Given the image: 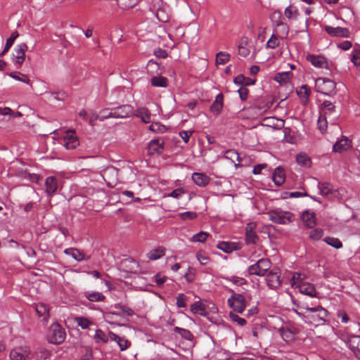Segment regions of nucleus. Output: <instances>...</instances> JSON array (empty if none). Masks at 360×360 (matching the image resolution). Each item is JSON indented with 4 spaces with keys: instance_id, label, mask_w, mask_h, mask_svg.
Here are the masks:
<instances>
[{
    "instance_id": "nucleus-6",
    "label": "nucleus",
    "mask_w": 360,
    "mask_h": 360,
    "mask_svg": "<svg viewBox=\"0 0 360 360\" xmlns=\"http://www.w3.org/2000/svg\"><path fill=\"white\" fill-rule=\"evenodd\" d=\"M245 302V296L239 293H233L228 300L229 306L238 313H242L244 311Z\"/></svg>"
},
{
    "instance_id": "nucleus-55",
    "label": "nucleus",
    "mask_w": 360,
    "mask_h": 360,
    "mask_svg": "<svg viewBox=\"0 0 360 360\" xmlns=\"http://www.w3.org/2000/svg\"><path fill=\"white\" fill-rule=\"evenodd\" d=\"M208 236V233L206 232L200 231V233L195 234L192 237V241L193 242H201L203 243L206 240Z\"/></svg>"
},
{
    "instance_id": "nucleus-20",
    "label": "nucleus",
    "mask_w": 360,
    "mask_h": 360,
    "mask_svg": "<svg viewBox=\"0 0 360 360\" xmlns=\"http://www.w3.org/2000/svg\"><path fill=\"white\" fill-rule=\"evenodd\" d=\"M296 287L298 288L299 291L302 294L309 295L310 297H316V289L314 286L311 283L303 282L298 283Z\"/></svg>"
},
{
    "instance_id": "nucleus-37",
    "label": "nucleus",
    "mask_w": 360,
    "mask_h": 360,
    "mask_svg": "<svg viewBox=\"0 0 360 360\" xmlns=\"http://www.w3.org/2000/svg\"><path fill=\"white\" fill-rule=\"evenodd\" d=\"M191 311L194 314H199L201 316L206 314L204 305L200 302H195L191 306Z\"/></svg>"
},
{
    "instance_id": "nucleus-17",
    "label": "nucleus",
    "mask_w": 360,
    "mask_h": 360,
    "mask_svg": "<svg viewBox=\"0 0 360 360\" xmlns=\"http://www.w3.org/2000/svg\"><path fill=\"white\" fill-rule=\"evenodd\" d=\"M347 345L355 355L360 359V336H350L348 339Z\"/></svg>"
},
{
    "instance_id": "nucleus-25",
    "label": "nucleus",
    "mask_w": 360,
    "mask_h": 360,
    "mask_svg": "<svg viewBox=\"0 0 360 360\" xmlns=\"http://www.w3.org/2000/svg\"><path fill=\"white\" fill-rule=\"evenodd\" d=\"M319 188L320 193L326 198H331L334 195L332 186L328 183H319Z\"/></svg>"
},
{
    "instance_id": "nucleus-51",
    "label": "nucleus",
    "mask_w": 360,
    "mask_h": 360,
    "mask_svg": "<svg viewBox=\"0 0 360 360\" xmlns=\"http://www.w3.org/2000/svg\"><path fill=\"white\" fill-rule=\"evenodd\" d=\"M280 45L278 38L276 34H272L266 43V46L270 49H275Z\"/></svg>"
},
{
    "instance_id": "nucleus-31",
    "label": "nucleus",
    "mask_w": 360,
    "mask_h": 360,
    "mask_svg": "<svg viewBox=\"0 0 360 360\" xmlns=\"http://www.w3.org/2000/svg\"><path fill=\"white\" fill-rule=\"evenodd\" d=\"M225 158L231 160L237 167L240 165V157L239 154L235 150H227L225 153Z\"/></svg>"
},
{
    "instance_id": "nucleus-18",
    "label": "nucleus",
    "mask_w": 360,
    "mask_h": 360,
    "mask_svg": "<svg viewBox=\"0 0 360 360\" xmlns=\"http://www.w3.org/2000/svg\"><path fill=\"white\" fill-rule=\"evenodd\" d=\"M285 122L283 120L277 119L274 117H265L262 120V124L272 127L274 129H280L284 127Z\"/></svg>"
},
{
    "instance_id": "nucleus-61",
    "label": "nucleus",
    "mask_w": 360,
    "mask_h": 360,
    "mask_svg": "<svg viewBox=\"0 0 360 360\" xmlns=\"http://www.w3.org/2000/svg\"><path fill=\"white\" fill-rule=\"evenodd\" d=\"M186 191L183 188H176L174 189L172 193L167 195L168 197H172L174 198H179L181 195L184 194Z\"/></svg>"
},
{
    "instance_id": "nucleus-56",
    "label": "nucleus",
    "mask_w": 360,
    "mask_h": 360,
    "mask_svg": "<svg viewBox=\"0 0 360 360\" xmlns=\"http://www.w3.org/2000/svg\"><path fill=\"white\" fill-rule=\"evenodd\" d=\"M181 219L186 221V220H192L197 217V214L195 212H186L183 213H180L179 214Z\"/></svg>"
},
{
    "instance_id": "nucleus-53",
    "label": "nucleus",
    "mask_w": 360,
    "mask_h": 360,
    "mask_svg": "<svg viewBox=\"0 0 360 360\" xmlns=\"http://www.w3.org/2000/svg\"><path fill=\"white\" fill-rule=\"evenodd\" d=\"M217 248L224 252H231L233 250V245L228 242H220L217 245Z\"/></svg>"
},
{
    "instance_id": "nucleus-30",
    "label": "nucleus",
    "mask_w": 360,
    "mask_h": 360,
    "mask_svg": "<svg viewBox=\"0 0 360 360\" xmlns=\"http://www.w3.org/2000/svg\"><path fill=\"white\" fill-rule=\"evenodd\" d=\"M151 84L155 87H167L168 79L164 77H153L150 79Z\"/></svg>"
},
{
    "instance_id": "nucleus-19",
    "label": "nucleus",
    "mask_w": 360,
    "mask_h": 360,
    "mask_svg": "<svg viewBox=\"0 0 360 360\" xmlns=\"http://www.w3.org/2000/svg\"><path fill=\"white\" fill-rule=\"evenodd\" d=\"M192 179L198 186H206L210 181V178L205 174L195 172L192 174Z\"/></svg>"
},
{
    "instance_id": "nucleus-15",
    "label": "nucleus",
    "mask_w": 360,
    "mask_h": 360,
    "mask_svg": "<svg viewBox=\"0 0 360 360\" xmlns=\"http://www.w3.org/2000/svg\"><path fill=\"white\" fill-rule=\"evenodd\" d=\"M148 154L153 155L155 153L160 154L164 149V142L160 139H153L148 143Z\"/></svg>"
},
{
    "instance_id": "nucleus-26",
    "label": "nucleus",
    "mask_w": 360,
    "mask_h": 360,
    "mask_svg": "<svg viewBox=\"0 0 360 360\" xmlns=\"http://www.w3.org/2000/svg\"><path fill=\"white\" fill-rule=\"evenodd\" d=\"M292 77V73L291 72H279L274 77V80L281 84H285L290 82Z\"/></svg>"
},
{
    "instance_id": "nucleus-49",
    "label": "nucleus",
    "mask_w": 360,
    "mask_h": 360,
    "mask_svg": "<svg viewBox=\"0 0 360 360\" xmlns=\"http://www.w3.org/2000/svg\"><path fill=\"white\" fill-rule=\"evenodd\" d=\"M230 55L224 52H219L217 54L216 62L218 64H224L229 60Z\"/></svg>"
},
{
    "instance_id": "nucleus-38",
    "label": "nucleus",
    "mask_w": 360,
    "mask_h": 360,
    "mask_svg": "<svg viewBox=\"0 0 360 360\" xmlns=\"http://www.w3.org/2000/svg\"><path fill=\"white\" fill-rule=\"evenodd\" d=\"M117 5L123 9H129L134 7L139 0H116Z\"/></svg>"
},
{
    "instance_id": "nucleus-50",
    "label": "nucleus",
    "mask_w": 360,
    "mask_h": 360,
    "mask_svg": "<svg viewBox=\"0 0 360 360\" xmlns=\"http://www.w3.org/2000/svg\"><path fill=\"white\" fill-rule=\"evenodd\" d=\"M259 240V237L255 232L245 233V241L248 244H256Z\"/></svg>"
},
{
    "instance_id": "nucleus-32",
    "label": "nucleus",
    "mask_w": 360,
    "mask_h": 360,
    "mask_svg": "<svg viewBox=\"0 0 360 360\" xmlns=\"http://www.w3.org/2000/svg\"><path fill=\"white\" fill-rule=\"evenodd\" d=\"M136 116L140 117L145 123H149L150 122V114L147 108H141L138 109L136 112Z\"/></svg>"
},
{
    "instance_id": "nucleus-24",
    "label": "nucleus",
    "mask_w": 360,
    "mask_h": 360,
    "mask_svg": "<svg viewBox=\"0 0 360 360\" xmlns=\"http://www.w3.org/2000/svg\"><path fill=\"white\" fill-rule=\"evenodd\" d=\"M285 179V171L283 168L277 167L273 174V180L276 185H282Z\"/></svg>"
},
{
    "instance_id": "nucleus-8",
    "label": "nucleus",
    "mask_w": 360,
    "mask_h": 360,
    "mask_svg": "<svg viewBox=\"0 0 360 360\" xmlns=\"http://www.w3.org/2000/svg\"><path fill=\"white\" fill-rule=\"evenodd\" d=\"M322 111L323 116L327 117L332 123H335L339 117V112L335 110V105L329 101L323 103Z\"/></svg>"
},
{
    "instance_id": "nucleus-47",
    "label": "nucleus",
    "mask_w": 360,
    "mask_h": 360,
    "mask_svg": "<svg viewBox=\"0 0 360 360\" xmlns=\"http://www.w3.org/2000/svg\"><path fill=\"white\" fill-rule=\"evenodd\" d=\"M19 75H21V77H20L19 75H18L16 74V72H11L9 74V76L16 80H18L20 82H22L23 83H25V84H30V79H29V77L26 75H24V74H21V73H19Z\"/></svg>"
},
{
    "instance_id": "nucleus-29",
    "label": "nucleus",
    "mask_w": 360,
    "mask_h": 360,
    "mask_svg": "<svg viewBox=\"0 0 360 360\" xmlns=\"http://www.w3.org/2000/svg\"><path fill=\"white\" fill-rule=\"evenodd\" d=\"M84 296L90 302H101L105 299V297L98 292H84Z\"/></svg>"
},
{
    "instance_id": "nucleus-28",
    "label": "nucleus",
    "mask_w": 360,
    "mask_h": 360,
    "mask_svg": "<svg viewBox=\"0 0 360 360\" xmlns=\"http://www.w3.org/2000/svg\"><path fill=\"white\" fill-rule=\"evenodd\" d=\"M64 253L70 255L77 261L84 259V254L75 248H68L64 250Z\"/></svg>"
},
{
    "instance_id": "nucleus-44",
    "label": "nucleus",
    "mask_w": 360,
    "mask_h": 360,
    "mask_svg": "<svg viewBox=\"0 0 360 360\" xmlns=\"http://www.w3.org/2000/svg\"><path fill=\"white\" fill-rule=\"evenodd\" d=\"M75 322L83 329H86L92 323L88 319L82 316L76 317L75 319Z\"/></svg>"
},
{
    "instance_id": "nucleus-22",
    "label": "nucleus",
    "mask_w": 360,
    "mask_h": 360,
    "mask_svg": "<svg viewBox=\"0 0 360 360\" xmlns=\"http://www.w3.org/2000/svg\"><path fill=\"white\" fill-rule=\"evenodd\" d=\"M222 108L223 94H219L216 96L214 101L210 105V110L215 115H219L221 112Z\"/></svg>"
},
{
    "instance_id": "nucleus-7",
    "label": "nucleus",
    "mask_w": 360,
    "mask_h": 360,
    "mask_svg": "<svg viewBox=\"0 0 360 360\" xmlns=\"http://www.w3.org/2000/svg\"><path fill=\"white\" fill-rule=\"evenodd\" d=\"M280 270L278 268L270 269L266 274V283L271 289H276L281 285Z\"/></svg>"
},
{
    "instance_id": "nucleus-2",
    "label": "nucleus",
    "mask_w": 360,
    "mask_h": 360,
    "mask_svg": "<svg viewBox=\"0 0 360 360\" xmlns=\"http://www.w3.org/2000/svg\"><path fill=\"white\" fill-rule=\"evenodd\" d=\"M271 263L269 259L262 258L248 268L250 275L264 276L271 269Z\"/></svg>"
},
{
    "instance_id": "nucleus-9",
    "label": "nucleus",
    "mask_w": 360,
    "mask_h": 360,
    "mask_svg": "<svg viewBox=\"0 0 360 360\" xmlns=\"http://www.w3.org/2000/svg\"><path fill=\"white\" fill-rule=\"evenodd\" d=\"M112 109V115L115 116V118H126L133 112V108L130 105H122Z\"/></svg>"
},
{
    "instance_id": "nucleus-40",
    "label": "nucleus",
    "mask_w": 360,
    "mask_h": 360,
    "mask_svg": "<svg viewBox=\"0 0 360 360\" xmlns=\"http://www.w3.org/2000/svg\"><path fill=\"white\" fill-rule=\"evenodd\" d=\"M297 162L301 165L304 167H310L311 166V159L306 154H298L296 157Z\"/></svg>"
},
{
    "instance_id": "nucleus-62",
    "label": "nucleus",
    "mask_w": 360,
    "mask_h": 360,
    "mask_svg": "<svg viewBox=\"0 0 360 360\" xmlns=\"http://www.w3.org/2000/svg\"><path fill=\"white\" fill-rule=\"evenodd\" d=\"M176 305L178 306V307L181 308L186 307V297L184 296V294L181 293L178 295L176 298Z\"/></svg>"
},
{
    "instance_id": "nucleus-34",
    "label": "nucleus",
    "mask_w": 360,
    "mask_h": 360,
    "mask_svg": "<svg viewBox=\"0 0 360 360\" xmlns=\"http://www.w3.org/2000/svg\"><path fill=\"white\" fill-rule=\"evenodd\" d=\"M165 249L164 248L159 247L150 251L148 254V257L151 260H155L165 255Z\"/></svg>"
},
{
    "instance_id": "nucleus-39",
    "label": "nucleus",
    "mask_w": 360,
    "mask_h": 360,
    "mask_svg": "<svg viewBox=\"0 0 360 360\" xmlns=\"http://www.w3.org/2000/svg\"><path fill=\"white\" fill-rule=\"evenodd\" d=\"M349 141L348 139L345 138V139H342L340 142H337L333 146V150L335 152L340 153L347 147H349Z\"/></svg>"
},
{
    "instance_id": "nucleus-10",
    "label": "nucleus",
    "mask_w": 360,
    "mask_h": 360,
    "mask_svg": "<svg viewBox=\"0 0 360 360\" xmlns=\"http://www.w3.org/2000/svg\"><path fill=\"white\" fill-rule=\"evenodd\" d=\"M307 60L310 62L312 65L319 68H327L328 61L326 58L322 56H315L309 54L306 57Z\"/></svg>"
},
{
    "instance_id": "nucleus-23",
    "label": "nucleus",
    "mask_w": 360,
    "mask_h": 360,
    "mask_svg": "<svg viewBox=\"0 0 360 360\" xmlns=\"http://www.w3.org/2000/svg\"><path fill=\"white\" fill-rule=\"evenodd\" d=\"M304 225L308 228H313L316 225V214L314 212L305 211L302 215Z\"/></svg>"
},
{
    "instance_id": "nucleus-57",
    "label": "nucleus",
    "mask_w": 360,
    "mask_h": 360,
    "mask_svg": "<svg viewBox=\"0 0 360 360\" xmlns=\"http://www.w3.org/2000/svg\"><path fill=\"white\" fill-rule=\"evenodd\" d=\"M284 13L285 15L289 19L292 18L294 16L296 17L298 15L297 9L292 6L287 7L285 9Z\"/></svg>"
},
{
    "instance_id": "nucleus-21",
    "label": "nucleus",
    "mask_w": 360,
    "mask_h": 360,
    "mask_svg": "<svg viewBox=\"0 0 360 360\" xmlns=\"http://www.w3.org/2000/svg\"><path fill=\"white\" fill-rule=\"evenodd\" d=\"M109 337L111 341H115L118 344L121 351L127 349L131 345L129 340L118 336L112 332L109 333Z\"/></svg>"
},
{
    "instance_id": "nucleus-33",
    "label": "nucleus",
    "mask_w": 360,
    "mask_h": 360,
    "mask_svg": "<svg viewBox=\"0 0 360 360\" xmlns=\"http://www.w3.org/2000/svg\"><path fill=\"white\" fill-rule=\"evenodd\" d=\"M19 34L17 31H14L12 32L11 37L7 39L6 43L4 47V51L0 53V56H3L12 46L15 40L18 37Z\"/></svg>"
},
{
    "instance_id": "nucleus-42",
    "label": "nucleus",
    "mask_w": 360,
    "mask_h": 360,
    "mask_svg": "<svg viewBox=\"0 0 360 360\" xmlns=\"http://www.w3.org/2000/svg\"><path fill=\"white\" fill-rule=\"evenodd\" d=\"M293 304L296 305L300 310H303V313H307V311H311L314 307L313 304H310L304 300L300 301L298 304L293 300Z\"/></svg>"
},
{
    "instance_id": "nucleus-12",
    "label": "nucleus",
    "mask_w": 360,
    "mask_h": 360,
    "mask_svg": "<svg viewBox=\"0 0 360 360\" xmlns=\"http://www.w3.org/2000/svg\"><path fill=\"white\" fill-rule=\"evenodd\" d=\"M30 355V351L26 348L18 347L10 352L11 360H26Z\"/></svg>"
},
{
    "instance_id": "nucleus-5",
    "label": "nucleus",
    "mask_w": 360,
    "mask_h": 360,
    "mask_svg": "<svg viewBox=\"0 0 360 360\" xmlns=\"http://www.w3.org/2000/svg\"><path fill=\"white\" fill-rule=\"evenodd\" d=\"M315 89L319 93L331 95L335 91L336 84L329 79L319 77L315 82Z\"/></svg>"
},
{
    "instance_id": "nucleus-3",
    "label": "nucleus",
    "mask_w": 360,
    "mask_h": 360,
    "mask_svg": "<svg viewBox=\"0 0 360 360\" xmlns=\"http://www.w3.org/2000/svg\"><path fill=\"white\" fill-rule=\"evenodd\" d=\"M268 214L271 221L280 224H287L291 222L294 218L292 213L280 209L271 210L268 212Z\"/></svg>"
},
{
    "instance_id": "nucleus-13",
    "label": "nucleus",
    "mask_w": 360,
    "mask_h": 360,
    "mask_svg": "<svg viewBox=\"0 0 360 360\" xmlns=\"http://www.w3.org/2000/svg\"><path fill=\"white\" fill-rule=\"evenodd\" d=\"M79 144V140L75 132L69 131L64 136V146L67 149H75Z\"/></svg>"
},
{
    "instance_id": "nucleus-1",
    "label": "nucleus",
    "mask_w": 360,
    "mask_h": 360,
    "mask_svg": "<svg viewBox=\"0 0 360 360\" xmlns=\"http://www.w3.org/2000/svg\"><path fill=\"white\" fill-rule=\"evenodd\" d=\"M302 320L309 325L315 326L323 325L328 317V312L321 305H315L314 307L307 313L300 314Z\"/></svg>"
},
{
    "instance_id": "nucleus-41",
    "label": "nucleus",
    "mask_w": 360,
    "mask_h": 360,
    "mask_svg": "<svg viewBox=\"0 0 360 360\" xmlns=\"http://www.w3.org/2000/svg\"><path fill=\"white\" fill-rule=\"evenodd\" d=\"M95 342L98 343L99 342H103L104 343L108 342L110 340L109 335H106L103 331L101 329H98L96 330V334L94 336Z\"/></svg>"
},
{
    "instance_id": "nucleus-43",
    "label": "nucleus",
    "mask_w": 360,
    "mask_h": 360,
    "mask_svg": "<svg viewBox=\"0 0 360 360\" xmlns=\"http://www.w3.org/2000/svg\"><path fill=\"white\" fill-rule=\"evenodd\" d=\"M327 244L329 245L336 248L339 249L342 247V242L336 238H332V237H326L323 240Z\"/></svg>"
},
{
    "instance_id": "nucleus-60",
    "label": "nucleus",
    "mask_w": 360,
    "mask_h": 360,
    "mask_svg": "<svg viewBox=\"0 0 360 360\" xmlns=\"http://www.w3.org/2000/svg\"><path fill=\"white\" fill-rule=\"evenodd\" d=\"M297 94L300 96H305L306 98H308L310 94V89L307 85H303L301 86L300 89L297 91Z\"/></svg>"
},
{
    "instance_id": "nucleus-58",
    "label": "nucleus",
    "mask_w": 360,
    "mask_h": 360,
    "mask_svg": "<svg viewBox=\"0 0 360 360\" xmlns=\"http://www.w3.org/2000/svg\"><path fill=\"white\" fill-rule=\"evenodd\" d=\"M229 316L233 321L238 323L241 326L245 325L246 323V320L245 319L240 317L236 314L230 312Z\"/></svg>"
},
{
    "instance_id": "nucleus-48",
    "label": "nucleus",
    "mask_w": 360,
    "mask_h": 360,
    "mask_svg": "<svg viewBox=\"0 0 360 360\" xmlns=\"http://www.w3.org/2000/svg\"><path fill=\"white\" fill-rule=\"evenodd\" d=\"M149 129L150 131L156 133H163L166 131L165 126L159 122H153Z\"/></svg>"
},
{
    "instance_id": "nucleus-45",
    "label": "nucleus",
    "mask_w": 360,
    "mask_h": 360,
    "mask_svg": "<svg viewBox=\"0 0 360 360\" xmlns=\"http://www.w3.org/2000/svg\"><path fill=\"white\" fill-rule=\"evenodd\" d=\"M115 307L119 310H120L122 314H126L127 316H133L134 314V311L132 309H131L130 307L126 306V305H124V304H116L115 305Z\"/></svg>"
},
{
    "instance_id": "nucleus-14",
    "label": "nucleus",
    "mask_w": 360,
    "mask_h": 360,
    "mask_svg": "<svg viewBox=\"0 0 360 360\" xmlns=\"http://www.w3.org/2000/svg\"><path fill=\"white\" fill-rule=\"evenodd\" d=\"M27 49L26 44H20L15 50V54L13 56V60L15 64L21 65L25 59V51Z\"/></svg>"
},
{
    "instance_id": "nucleus-16",
    "label": "nucleus",
    "mask_w": 360,
    "mask_h": 360,
    "mask_svg": "<svg viewBox=\"0 0 360 360\" xmlns=\"http://www.w3.org/2000/svg\"><path fill=\"white\" fill-rule=\"evenodd\" d=\"M46 192L49 196L53 195L58 189V181L55 176H48L45 181Z\"/></svg>"
},
{
    "instance_id": "nucleus-64",
    "label": "nucleus",
    "mask_w": 360,
    "mask_h": 360,
    "mask_svg": "<svg viewBox=\"0 0 360 360\" xmlns=\"http://www.w3.org/2000/svg\"><path fill=\"white\" fill-rule=\"evenodd\" d=\"M50 355L51 353L48 350L43 349L37 354V360H47Z\"/></svg>"
},
{
    "instance_id": "nucleus-36",
    "label": "nucleus",
    "mask_w": 360,
    "mask_h": 360,
    "mask_svg": "<svg viewBox=\"0 0 360 360\" xmlns=\"http://www.w3.org/2000/svg\"><path fill=\"white\" fill-rule=\"evenodd\" d=\"M174 330L175 333H179L181 338L185 340L191 341L193 339V335L189 330L176 326L174 327Z\"/></svg>"
},
{
    "instance_id": "nucleus-59",
    "label": "nucleus",
    "mask_w": 360,
    "mask_h": 360,
    "mask_svg": "<svg viewBox=\"0 0 360 360\" xmlns=\"http://www.w3.org/2000/svg\"><path fill=\"white\" fill-rule=\"evenodd\" d=\"M351 60L354 65L358 66L360 65V50L353 51Z\"/></svg>"
},
{
    "instance_id": "nucleus-11",
    "label": "nucleus",
    "mask_w": 360,
    "mask_h": 360,
    "mask_svg": "<svg viewBox=\"0 0 360 360\" xmlns=\"http://www.w3.org/2000/svg\"><path fill=\"white\" fill-rule=\"evenodd\" d=\"M326 32L333 37H349V31L348 29L341 27H331L326 25L325 27Z\"/></svg>"
},
{
    "instance_id": "nucleus-46",
    "label": "nucleus",
    "mask_w": 360,
    "mask_h": 360,
    "mask_svg": "<svg viewBox=\"0 0 360 360\" xmlns=\"http://www.w3.org/2000/svg\"><path fill=\"white\" fill-rule=\"evenodd\" d=\"M113 115V109L105 108L100 112V121H103L108 118H115Z\"/></svg>"
},
{
    "instance_id": "nucleus-35",
    "label": "nucleus",
    "mask_w": 360,
    "mask_h": 360,
    "mask_svg": "<svg viewBox=\"0 0 360 360\" xmlns=\"http://www.w3.org/2000/svg\"><path fill=\"white\" fill-rule=\"evenodd\" d=\"M248 38L243 37L241 39L240 43L238 46V54L243 57H246L250 53V50L247 47Z\"/></svg>"
},
{
    "instance_id": "nucleus-63",
    "label": "nucleus",
    "mask_w": 360,
    "mask_h": 360,
    "mask_svg": "<svg viewBox=\"0 0 360 360\" xmlns=\"http://www.w3.org/2000/svg\"><path fill=\"white\" fill-rule=\"evenodd\" d=\"M193 133V131H181L179 132V136L185 143H188Z\"/></svg>"
},
{
    "instance_id": "nucleus-4",
    "label": "nucleus",
    "mask_w": 360,
    "mask_h": 360,
    "mask_svg": "<svg viewBox=\"0 0 360 360\" xmlns=\"http://www.w3.org/2000/svg\"><path fill=\"white\" fill-rule=\"evenodd\" d=\"M65 339V330L58 324L53 323L49 328L48 334L49 342L58 345L62 343Z\"/></svg>"
},
{
    "instance_id": "nucleus-54",
    "label": "nucleus",
    "mask_w": 360,
    "mask_h": 360,
    "mask_svg": "<svg viewBox=\"0 0 360 360\" xmlns=\"http://www.w3.org/2000/svg\"><path fill=\"white\" fill-rule=\"evenodd\" d=\"M328 120H329L327 117L321 116L318 120V126L320 131L323 133L326 131L328 125Z\"/></svg>"
},
{
    "instance_id": "nucleus-52",
    "label": "nucleus",
    "mask_w": 360,
    "mask_h": 360,
    "mask_svg": "<svg viewBox=\"0 0 360 360\" xmlns=\"http://www.w3.org/2000/svg\"><path fill=\"white\" fill-rule=\"evenodd\" d=\"M323 235V231L321 229H315L310 231L309 236L311 239L314 240H319Z\"/></svg>"
},
{
    "instance_id": "nucleus-27",
    "label": "nucleus",
    "mask_w": 360,
    "mask_h": 360,
    "mask_svg": "<svg viewBox=\"0 0 360 360\" xmlns=\"http://www.w3.org/2000/svg\"><path fill=\"white\" fill-rule=\"evenodd\" d=\"M35 310L39 317H43L44 321L47 320L49 309L46 304L43 303L38 304L35 307Z\"/></svg>"
}]
</instances>
